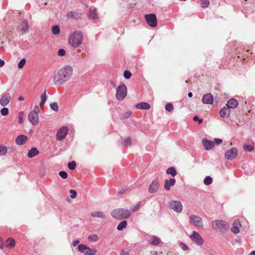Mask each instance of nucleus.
I'll return each mask as SVG.
<instances>
[{"label": "nucleus", "instance_id": "nucleus-1", "mask_svg": "<svg viewBox=\"0 0 255 255\" xmlns=\"http://www.w3.org/2000/svg\"><path fill=\"white\" fill-rule=\"evenodd\" d=\"M73 74V68L69 65H67L61 68L55 75L53 78L54 82L56 85H62L68 81Z\"/></svg>", "mask_w": 255, "mask_h": 255}, {"label": "nucleus", "instance_id": "nucleus-2", "mask_svg": "<svg viewBox=\"0 0 255 255\" xmlns=\"http://www.w3.org/2000/svg\"><path fill=\"white\" fill-rule=\"evenodd\" d=\"M83 39V33L80 30H75L69 35L68 44L71 48H76L82 44Z\"/></svg>", "mask_w": 255, "mask_h": 255}, {"label": "nucleus", "instance_id": "nucleus-3", "mask_svg": "<svg viewBox=\"0 0 255 255\" xmlns=\"http://www.w3.org/2000/svg\"><path fill=\"white\" fill-rule=\"evenodd\" d=\"M131 215L130 211L128 209H117L111 212L112 216L117 219H123L128 218Z\"/></svg>", "mask_w": 255, "mask_h": 255}, {"label": "nucleus", "instance_id": "nucleus-4", "mask_svg": "<svg viewBox=\"0 0 255 255\" xmlns=\"http://www.w3.org/2000/svg\"><path fill=\"white\" fill-rule=\"evenodd\" d=\"M212 226L214 230L222 233L225 232L228 229L227 223L222 220H216L212 222Z\"/></svg>", "mask_w": 255, "mask_h": 255}, {"label": "nucleus", "instance_id": "nucleus-5", "mask_svg": "<svg viewBox=\"0 0 255 255\" xmlns=\"http://www.w3.org/2000/svg\"><path fill=\"white\" fill-rule=\"evenodd\" d=\"M127 95V87L125 85L119 86L116 92V98L119 101H122L125 99Z\"/></svg>", "mask_w": 255, "mask_h": 255}, {"label": "nucleus", "instance_id": "nucleus-6", "mask_svg": "<svg viewBox=\"0 0 255 255\" xmlns=\"http://www.w3.org/2000/svg\"><path fill=\"white\" fill-rule=\"evenodd\" d=\"M190 239L198 246L203 245L204 240L200 234L196 231H193L191 235L189 236Z\"/></svg>", "mask_w": 255, "mask_h": 255}, {"label": "nucleus", "instance_id": "nucleus-7", "mask_svg": "<svg viewBox=\"0 0 255 255\" xmlns=\"http://www.w3.org/2000/svg\"><path fill=\"white\" fill-rule=\"evenodd\" d=\"M190 223L194 226L202 228L203 227L202 218L197 215H193L189 217Z\"/></svg>", "mask_w": 255, "mask_h": 255}, {"label": "nucleus", "instance_id": "nucleus-8", "mask_svg": "<svg viewBox=\"0 0 255 255\" xmlns=\"http://www.w3.org/2000/svg\"><path fill=\"white\" fill-rule=\"evenodd\" d=\"M169 207L177 213H181L183 208L181 202L178 201H171L169 205Z\"/></svg>", "mask_w": 255, "mask_h": 255}, {"label": "nucleus", "instance_id": "nucleus-9", "mask_svg": "<svg viewBox=\"0 0 255 255\" xmlns=\"http://www.w3.org/2000/svg\"><path fill=\"white\" fill-rule=\"evenodd\" d=\"M68 128L66 126H63L59 128L56 134V139L58 140H62L64 139L67 134Z\"/></svg>", "mask_w": 255, "mask_h": 255}, {"label": "nucleus", "instance_id": "nucleus-10", "mask_svg": "<svg viewBox=\"0 0 255 255\" xmlns=\"http://www.w3.org/2000/svg\"><path fill=\"white\" fill-rule=\"evenodd\" d=\"M145 18L150 26L154 27L157 25V19L155 14L153 13L147 14L145 15Z\"/></svg>", "mask_w": 255, "mask_h": 255}, {"label": "nucleus", "instance_id": "nucleus-11", "mask_svg": "<svg viewBox=\"0 0 255 255\" xmlns=\"http://www.w3.org/2000/svg\"><path fill=\"white\" fill-rule=\"evenodd\" d=\"M28 119L30 123L34 126H36L39 123V116L36 113L30 112L28 115Z\"/></svg>", "mask_w": 255, "mask_h": 255}, {"label": "nucleus", "instance_id": "nucleus-12", "mask_svg": "<svg viewBox=\"0 0 255 255\" xmlns=\"http://www.w3.org/2000/svg\"><path fill=\"white\" fill-rule=\"evenodd\" d=\"M238 154V150L236 148H232L230 150H227L225 153L226 158L228 160H232L235 158Z\"/></svg>", "mask_w": 255, "mask_h": 255}, {"label": "nucleus", "instance_id": "nucleus-13", "mask_svg": "<svg viewBox=\"0 0 255 255\" xmlns=\"http://www.w3.org/2000/svg\"><path fill=\"white\" fill-rule=\"evenodd\" d=\"M11 99L10 94L5 93L2 95L0 99V105L2 107L7 106Z\"/></svg>", "mask_w": 255, "mask_h": 255}, {"label": "nucleus", "instance_id": "nucleus-14", "mask_svg": "<svg viewBox=\"0 0 255 255\" xmlns=\"http://www.w3.org/2000/svg\"><path fill=\"white\" fill-rule=\"evenodd\" d=\"M159 184L157 179L154 180L149 185L148 191L150 193L156 192L159 189Z\"/></svg>", "mask_w": 255, "mask_h": 255}, {"label": "nucleus", "instance_id": "nucleus-15", "mask_svg": "<svg viewBox=\"0 0 255 255\" xmlns=\"http://www.w3.org/2000/svg\"><path fill=\"white\" fill-rule=\"evenodd\" d=\"M202 102L205 104H212L213 102V96L211 93H208L203 95Z\"/></svg>", "mask_w": 255, "mask_h": 255}, {"label": "nucleus", "instance_id": "nucleus-16", "mask_svg": "<svg viewBox=\"0 0 255 255\" xmlns=\"http://www.w3.org/2000/svg\"><path fill=\"white\" fill-rule=\"evenodd\" d=\"M202 143L206 150L211 149L215 145V143L213 141L206 139H203L202 140Z\"/></svg>", "mask_w": 255, "mask_h": 255}, {"label": "nucleus", "instance_id": "nucleus-17", "mask_svg": "<svg viewBox=\"0 0 255 255\" xmlns=\"http://www.w3.org/2000/svg\"><path fill=\"white\" fill-rule=\"evenodd\" d=\"M176 181L174 178H170L169 180H165L164 184V187L166 190H169L171 186L174 185Z\"/></svg>", "mask_w": 255, "mask_h": 255}, {"label": "nucleus", "instance_id": "nucleus-18", "mask_svg": "<svg viewBox=\"0 0 255 255\" xmlns=\"http://www.w3.org/2000/svg\"><path fill=\"white\" fill-rule=\"evenodd\" d=\"M241 226L239 220H235L233 225V227L231 228V231L234 234H238L240 230L239 228Z\"/></svg>", "mask_w": 255, "mask_h": 255}, {"label": "nucleus", "instance_id": "nucleus-19", "mask_svg": "<svg viewBox=\"0 0 255 255\" xmlns=\"http://www.w3.org/2000/svg\"><path fill=\"white\" fill-rule=\"evenodd\" d=\"M27 140V137L25 135H20L17 137L15 143L18 145H23Z\"/></svg>", "mask_w": 255, "mask_h": 255}, {"label": "nucleus", "instance_id": "nucleus-20", "mask_svg": "<svg viewBox=\"0 0 255 255\" xmlns=\"http://www.w3.org/2000/svg\"><path fill=\"white\" fill-rule=\"evenodd\" d=\"M238 105V101L234 98H232L227 102L226 105L227 108L229 109L236 108L237 107Z\"/></svg>", "mask_w": 255, "mask_h": 255}, {"label": "nucleus", "instance_id": "nucleus-21", "mask_svg": "<svg viewBox=\"0 0 255 255\" xmlns=\"http://www.w3.org/2000/svg\"><path fill=\"white\" fill-rule=\"evenodd\" d=\"M68 18H72L76 19H78L81 18V14L75 11H69L66 15Z\"/></svg>", "mask_w": 255, "mask_h": 255}, {"label": "nucleus", "instance_id": "nucleus-22", "mask_svg": "<svg viewBox=\"0 0 255 255\" xmlns=\"http://www.w3.org/2000/svg\"><path fill=\"white\" fill-rule=\"evenodd\" d=\"M136 108L138 109L148 110L150 108V105L145 102H141L136 105Z\"/></svg>", "mask_w": 255, "mask_h": 255}, {"label": "nucleus", "instance_id": "nucleus-23", "mask_svg": "<svg viewBox=\"0 0 255 255\" xmlns=\"http://www.w3.org/2000/svg\"><path fill=\"white\" fill-rule=\"evenodd\" d=\"M230 114V110L227 107L222 108L220 111V115L221 117L228 118Z\"/></svg>", "mask_w": 255, "mask_h": 255}, {"label": "nucleus", "instance_id": "nucleus-24", "mask_svg": "<svg viewBox=\"0 0 255 255\" xmlns=\"http://www.w3.org/2000/svg\"><path fill=\"white\" fill-rule=\"evenodd\" d=\"M91 216L95 218L105 219V214L101 211H95L91 213Z\"/></svg>", "mask_w": 255, "mask_h": 255}, {"label": "nucleus", "instance_id": "nucleus-25", "mask_svg": "<svg viewBox=\"0 0 255 255\" xmlns=\"http://www.w3.org/2000/svg\"><path fill=\"white\" fill-rule=\"evenodd\" d=\"M39 151L38 150V149L35 147H32L28 151L27 156L29 158H32L37 155Z\"/></svg>", "mask_w": 255, "mask_h": 255}, {"label": "nucleus", "instance_id": "nucleus-26", "mask_svg": "<svg viewBox=\"0 0 255 255\" xmlns=\"http://www.w3.org/2000/svg\"><path fill=\"white\" fill-rule=\"evenodd\" d=\"M20 28L21 29V30L23 32L25 33L28 29V22L26 20H23L21 21L20 25Z\"/></svg>", "mask_w": 255, "mask_h": 255}, {"label": "nucleus", "instance_id": "nucleus-27", "mask_svg": "<svg viewBox=\"0 0 255 255\" xmlns=\"http://www.w3.org/2000/svg\"><path fill=\"white\" fill-rule=\"evenodd\" d=\"M15 242L13 238H9L6 241L5 247L6 248H13L15 247Z\"/></svg>", "mask_w": 255, "mask_h": 255}, {"label": "nucleus", "instance_id": "nucleus-28", "mask_svg": "<svg viewBox=\"0 0 255 255\" xmlns=\"http://www.w3.org/2000/svg\"><path fill=\"white\" fill-rule=\"evenodd\" d=\"M98 15L95 9H90L89 11V18L95 20L98 19Z\"/></svg>", "mask_w": 255, "mask_h": 255}, {"label": "nucleus", "instance_id": "nucleus-29", "mask_svg": "<svg viewBox=\"0 0 255 255\" xmlns=\"http://www.w3.org/2000/svg\"><path fill=\"white\" fill-rule=\"evenodd\" d=\"M166 172L167 174L171 175L172 177H174L177 175V171L174 167H170L167 169Z\"/></svg>", "mask_w": 255, "mask_h": 255}, {"label": "nucleus", "instance_id": "nucleus-30", "mask_svg": "<svg viewBox=\"0 0 255 255\" xmlns=\"http://www.w3.org/2000/svg\"><path fill=\"white\" fill-rule=\"evenodd\" d=\"M51 31L53 35H57L60 32V27L57 25H54L52 27Z\"/></svg>", "mask_w": 255, "mask_h": 255}, {"label": "nucleus", "instance_id": "nucleus-31", "mask_svg": "<svg viewBox=\"0 0 255 255\" xmlns=\"http://www.w3.org/2000/svg\"><path fill=\"white\" fill-rule=\"evenodd\" d=\"M41 102L40 103V106L42 107L46 101L47 97L46 95V90L44 91V93L41 95Z\"/></svg>", "mask_w": 255, "mask_h": 255}, {"label": "nucleus", "instance_id": "nucleus-32", "mask_svg": "<svg viewBox=\"0 0 255 255\" xmlns=\"http://www.w3.org/2000/svg\"><path fill=\"white\" fill-rule=\"evenodd\" d=\"M128 225V223L126 220L121 222L117 226V230L121 231L123 229L125 228Z\"/></svg>", "mask_w": 255, "mask_h": 255}, {"label": "nucleus", "instance_id": "nucleus-33", "mask_svg": "<svg viewBox=\"0 0 255 255\" xmlns=\"http://www.w3.org/2000/svg\"><path fill=\"white\" fill-rule=\"evenodd\" d=\"M160 240L159 238L155 236L152 237L151 244L154 246H157L159 244Z\"/></svg>", "mask_w": 255, "mask_h": 255}, {"label": "nucleus", "instance_id": "nucleus-34", "mask_svg": "<svg viewBox=\"0 0 255 255\" xmlns=\"http://www.w3.org/2000/svg\"><path fill=\"white\" fill-rule=\"evenodd\" d=\"M96 252L97 250L95 249H88L85 252L84 255H95Z\"/></svg>", "mask_w": 255, "mask_h": 255}, {"label": "nucleus", "instance_id": "nucleus-35", "mask_svg": "<svg viewBox=\"0 0 255 255\" xmlns=\"http://www.w3.org/2000/svg\"><path fill=\"white\" fill-rule=\"evenodd\" d=\"M7 150V147L5 146L0 145V156L6 154Z\"/></svg>", "mask_w": 255, "mask_h": 255}, {"label": "nucleus", "instance_id": "nucleus-36", "mask_svg": "<svg viewBox=\"0 0 255 255\" xmlns=\"http://www.w3.org/2000/svg\"><path fill=\"white\" fill-rule=\"evenodd\" d=\"M212 183V178L210 176H206L204 179V183L206 185H210Z\"/></svg>", "mask_w": 255, "mask_h": 255}, {"label": "nucleus", "instance_id": "nucleus-37", "mask_svg": "<svg viewBox=\"0 0 255 255\" xmlns=\"http://www.w3.org/2000/svg\"><path fill=\"white\" fill-rule=\"evenodd\" d=\"M50 108L51 109H52L53 111L57 112L58 111L59 109V106L58 105V104L56 102L52 103L50 105Z\"/></svg>", "mask_w": 255, "mask_h": 255}, {"label": "nucleus", "instance_id": "nucleus-38", "mask_svg": "<svg viewBox=\"0 0 255 255\" xmlns=\"http://www.w3.org/2000/svg\"><path fill=\"white\" fill-rule=\"evenodd\" d=\"M78 249L80 252H81L82 253H84L86 250H88V249L89 248H88L87 246H86L83 244H81V245H80L78 246Z\"/></svg>", "mask_w": 255, "mask_h": 255}, {"label": "nucleus", "instance_id": "nucleus-39", "mask_svg": "<svg viewBox=\"0 0 255 255\" xmlns=\"http://www.w3.org/2000/svg\"><path fill=\"white\" fill-rule=\"evenodd\" d=\"M26 63V60L25 59H21L18 63L17 66L19 69L23 67Z\"/></svg>", "mask_w": 255, "mask_h": 255}, {"label": "nucleus", "instance_id": "nucleus-40", "mask_svg": "<svg viewBox=\"0 0 255 255\" xmlns=\"http://www.w3.org/2000/svg\"><path fill=\"white\" fill-rule=\"evenodd\" d=\"M76 166V162L74 161L70 162L68 164V168L71 170H73L75 168Z\"/></svg>", "mask_w": 255, "mask_h": 255}, {"label": "nucleus", "instance_id": "nucleus-41", "mask_svg": "<svg viewBox=\"0 0 255 255\" xmlns=\"http://www.w3.org/2000/svg\"><path fill=\"white\" fill-rule=\"evenodd\" d=\"M201 6L203 7H207L209 4V1L208 0H201Z\"/></svg>", "mask_w": 255, "mask_h": 255}, {"label": "nucleus", "instance_id": "nucleus-42", "mask_svg": "<svg viewBox=\"0 0 255 255\" xmlns=\"http://www.w3.org/2000/svg\"><path fill=\"white\" fill-rule=\"evenodd\" d=\"M165 109L166 111L170 112L173 110V106L172 104L168 103L165 105Z\"/></svg>", "mask_w": 255, "mask_h": 255}, {"label": "nucleus", "instance_id": "nucleus-43", "mask_svg": "<svg viewBox=\"0 0 255 255\" xmlns=\"http://www.w3.org/2000/svg\"><path fill=\"white\" fill-rule=\"evenodd\" d=\"M0 113L2 116H6L8 114V109L7 108H3L0 110Z\"/></svg>", "mask_w": 255, "mask_h": 255}, {"label": "nucleus", "instance_id": "nucleus-44", "mask_svg": "<svg viewBox=\"0 0 255 255\" xmlns=\"http://www.w3.org/2000/svg\"><path fill=\"white\" fill-rule=\"evenodd\" d=\"M131 112L130 111H127L125 112L122 116V119H128L131 115Z\"/></svg>", "mask_w": 255, "mask_h": 255}, {"label": "nucleus", "instance_id": "nucleus-45", "mask_svg": "<svg viewBox=\"0 0 255 255\" xmlns=\"http://www.w3.org/2000/svg\"><path fill=\"white\" fill-rule=\"evenodd\" d=\"M59 175L63 179H66L68 177L67 173L65 171H60L59 173Z\"/></svg>", "mask_w": 255, "mask_h": 255}, {"label": "nucleus", "instance_id": "nucleus-46", "mask_svg": "<svg viewBox=\"0 0 255 255\" xmlns=\"http://www.w3.org/2000/svg\"><path fill=\"white\" fill-rule=\"evenodd\" d=\"M123 142L126 146L130 145L131 144V138L130 137H128L124 140Z\"/></svg>", "mask_w": 255, "mask_h": 255}, {"label": "nucleus", "instance_id": "nucleus-47", "mask_svg": "<svg viewBox=\"0 0 255 255\" xmlns=\"http://www.w3.org/2000/svg\"><path fill=\"white\" fill-rule=\"evenodd\" d=\"M140 202H139L136 205L131 207L130 208L131 211H132L133 212L137 211L140 208Z\"/></svg>", "mask_w": 255, "mask_h": 255}, {"label": "nucleus", "instance_id": "nucleus-48", "mask_svg": "<svg viewBox=\"0 0 255 255\" xmlns=\"http://www.w3.org/2000/svg\"><path fill=\"white\" fill-rule=\"evenodd\" d=\"M70 192L71 193V195H70L71 198L72 199L75 198L76 197V195H77V192L76 191V190H75L74 189H71L70 190Z\"/></svg>", "mask_w": 255, "mask_h": 255}, {"label": "nucleus", "instance_id": "nucleus-49", "mask_svg": "<svg viewBox=\"0 0 255 255\" xmlns=\"http://www.w3.org/2000/svg\"><path fill=\"white\" fill-rule=\"evenodd\" d=\"M66 54V51L64 49H60L58 51V55L59 56H64Z\"/></svg>", "mask_w": 255, "mask_h": 255}, {"label": "nucleus", "instance_id": "nucleus-50", "mask_svg": "<svg viewBox=\"0 0 255 255\" xmlns=\"http://www.w3.org/2000/svg\"><path fill=\"white\" fill-rule=\"evenodd\" d=\"M88 239L91 241H93V242H96L98 240V237L97 235H93L90 236L88 238Z\"/></svg>", "mask_w": 255, "mask_h": 255}, {"label": "nucleus", "instance_id": "nucleus-51", "mask_svg": "<svg viewBox=\"0 0 255 255\" xmlns=\"http://www.w3.org/2000/svg\"><path fill=\"white\" fill-rule=\"evenodd\" d=\"M131 73L130 71L126 70L124 72V77L126 79H129L131 77Z\"/></svg>", "mask_w": 255, "mask_h": 255}, {"label": "nucleus", "instance_id": "nucleus-52", "mask_svg": "<svg viewBox=\"0 0 255 255\" xmlns=\"http://www.w3.org/2000/svg\"><path fill=\"white\" fill-rule=\"evenodd\" d=\"M23 112H20L18 115V122L20 124H21L23 122Z\"/></svg>", "mask_w": 255, "mask_h": 255}, {"label": "nucleus", "instance_id": "nucleus-53", "mask_svg": "<svg viewBox=\"0 0 255 255\" xmlns=\"http://www.w3.org/2000/svg\"><path fill=\"white\" fill-rule=\"evenodd\" d=\"M180 245H181V249L183 251H186L189 250V247L185 244H184L183 243H180Z\"/></svg>", "mask_w": 255, "mask_h": 255}, {"label": "nucleus", "instance_id": "nucleus-54", "mask_svg": "<svg viewBox=\"0 0 255 255\" xmlns=\"http://www.w3.org/2000/svg\"><path fill=\"white\" fill-rule=\"evenodd\" d=\"M31 112H34L36 113L37 115L38 114V113L39 112V109L37 105H35L34 108V110L32 111H31Z\"/></svg>", "mask_w": 255, "mask_h": 255}, {"label": "nucleus", "instance_id": "nucleus-55", "mask_svg": "<svg viewBox=\"0 0 255 255\" xmlns=\"http://www.w3.org/2000/svg\"><path fill=\"white\" fill-rule=\"evenodd\" d=\"M193 120L194 121H198V122H199V124H201L202 122V121H203L202 119H199L198 117L197 116H195L194 117Z\"/></svg>", "mask_w": 255, "mask_h": 255}, {"label": "nucleus", "instance_id": "nucleus-56", "mask_svg": "<svg viewBox=\"0 0 255 255\" xmlns=\"http://www.w3.org/2000/svg\"><path fill=\"white\" fill-rule=\"evenodd\" d=\"M244 148L246 150L249 151H251L253 149V147L251 145H246Z\"/></svg>", "mask_w": 255, "mask_h": 255}, {"label": "nucleus", "instance_id": "nucleus-57", "mask_svg": "<svg viewBox=\"0 0 255 255\" xmlns=\"http://www.w3.org/2000/svg\"><path fill=\"white\" fill-rule=\"evenodd\" d=\"M215 142L217 144H220V143H221L223 141L222 139H219V138H215Z\"/></svg>", "mask_w": 255, "mask_h": 255}, {"label": "nucleus", "instance_id": "nucleus-58", "mask_svg": "<svg viewBox=\"0 0 255 255\" xmlns=\"http://www.w3.org/2000/svg\"><path fill=\"white\" fill-rule=\"evenodd\" d=\"M79 243V240H75V241H74L73 242V246L74 247H75Z\"/></svg>", "mask_w": 255, "mask_h": 255}, {"label": "nucleus", "instance_id": "nucleus-59", "mask_svg": "<svg viewBox=\"0 0 255 255\" xmlns=\"http://www.w3.org/2000/svg\"><path fill=\"white\" fill-rule=\"evenodd\" d=\"M4 64V61L0 59V67L3 66Z\"/></svg>", "mask_w": 255, "mask_h": 255}, {"label": "nucleus", "instance_id": "nucleus-60", "mask_svg": "<svg viewBox=\"0 0 255 255\" xmlns=\"http://www.w3.org/2000/svg\"><path fill=\"white\" fill-rule=\"evenodd\" d=\"M128 254L127 252L123 251L122 253V255H128Z\"/></svg>", "mask_w": 255, "mask_h": 255}, {"label": "nucleus", "instance_id": "nucleus-61", "mask_svg": "<svg viewBox=\"0 0 255 255\" xmlns=\"http://www.w3.org/2000/svg\"><path fill=\"white\" fill-rule=\"evenodd\" d=\"M18 100H19V101H23V100H24V97H22V96H20V97H19Z\"/></svg>", "mask_w": 255, "mask_h": 255}, {"label": "nucleus", "instance_id": "nucleus-62", "mask_svg": "<svg viewBox=\"0 0 255 255\" xmlns=\"http://www.w3.org/2000/svg\"><path fill=\"white\" fill-rule=\"evenodd\" d=\"M188 96L189 97L191 98V97H192L193 94H192V93L191 92H189L188 94Z\"/></svg>", "mask_w": 255, "mask_h": 255}, {"label": "nucleus", "instance_id": "nucleus-63", "mask_svg": "<svg viewBox=\"0 0 255 255\" xmlns=\"http://www.w3.org/2000/svg\"><path fill=\"white\" fill-rule=\"evenodd\" d=\"M250 255H255V251H252Z\"/></svg>", "mask_w": 255, "mask_h": 255}, {"label": "nucleus", "instance_id": "nucleus-64", "mask_svg": "<svg viewBox=\"0 0 255 255\" xmlns=\"http://www.w3.org/2000/svg\"><path fill=\"white\" fill-rule=\"evenodd\" d=\"M1 247H2V249L3 248V245H0Z\"/></svg>", "mask_w": 255, "mask_h": 255}]
</instances>
